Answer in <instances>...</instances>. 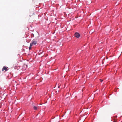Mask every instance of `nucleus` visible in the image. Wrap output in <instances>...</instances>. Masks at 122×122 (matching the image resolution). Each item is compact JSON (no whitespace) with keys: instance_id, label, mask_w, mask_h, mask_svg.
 Listing matches in <instances>:
<instances>
[{"instance_id":"nucleus-1","label":"nucleus","mask_w":122,"mask_h":122,"mask_svg":"<svg viewBox=\"0 0 122 122\" xmlns=\"http://www.w3.org/2000/svg\"><path fill=\"white\" fill-rule=\"evenodd\" d=\"M37 43V42L36 41H33L30 44V46H32L36 45Z\"/></svg>"},{"instance_id":"nucleus-2","label":"nucleus","mask_w":122,"mask_h":122,"mask_svg":"<svg viewBox=\"0 0 122 122\" xmlns=\"http://www.w3.org/2000/svg\"><path fill=\"white\" fill-rule=\"evenodd\" d=\"M75 36L77 38H78L80 36V34L77 32H76L75 34Z\"/></svg>"},{"instance_id":"nucleus-3","label":"nucleus","mask_w":122,"mask_h":122,"mask_svg":"<svg viewBox=\"0 0 122 122\" xmlns=\"http://www.w3.org/2000/svg\"><path fill=\"white\" fill-rule=\"evenodd\" d=\"M8 70V69L5 66H4L3 67L2 69V71H3L5 70V71H6Z\"/></svg>"},{"instance_id":"nucleus-4","label":"nucleus","mask_w":122,"mask_h":122,"mask_svg":"<svg viewBox=\"0 0 122 122\" xmlns=\"http://www.w3.org/2000/svg\"><path fill=\"white\" fill-rule=\"evenodd\" d=\"M33 108L35 110H36L37 108V107L34 106V107Z\"/></svg>"},{"instance_id":"nucleus-5","label":"nucleus","mask_w":122,"mask_h":122,"mask_svg":"<svg viewBox=\"0 0 122 122\" xmlns=\"http://www.w3.org/2000/svg\"><path fill=\"white\" fill-rule=\"evenodd\" d=\"M31 46H30H30L29 48V49L30 50L31 49Z\"/></svg>"},{"instance_id":"nucleus-6","label":"nucleus","mask_w":122,"mask_h":122,"mask_svg":"<svg viewBox=\"0 0 122 122\" xmlns=\"http://www.w3.org/2000/svg\"><path fill=\"white\" fill-rule=\"evenodd\" d=\"M100 81H101V82H102V81H103V80H101V79H100Z\"/></svg>"}]
</instances>
